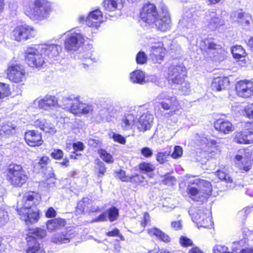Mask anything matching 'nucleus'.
<instances>
[{"label":"nucleus","instance_id":"1","mask_svg":"<svg viewBox=\"0 0 253 253\" xmlns=\"http://www.w3.org/2000/svg\"><path fill=\"white\" fill-rule=\"evenodd\" d=\"M139 18L149 26L162 32L171 28V20L168 7L162 2L159 6V11L153 3L147 2L144 4L140 11Z\"/></svg>","mask_w":253,"mask_h":253},{"label":"nucleus","instance_id":"61","mask_svg":"<svg viewBox=\"0 0 253 253\" xmlns=\"http://www.w3.org/2000/svg\"><path fill=\"white\" fill-rule=\"evenodd\" d=\"M47 122V121L45 119H39L34 122V125L36 127H39L42 130Z\"/></svg>","mask_w":253,"mask_h":253},{"label":"nucleus","instance_id":"9","mask_svg":"<svg viewBox=\"0 0 253 253\" xmlns=\"http://www.w3.org/2000/svg\"><path fill=\"white\" fill-rule=\"evenodd\" d=\"M35 34L34 27L24 24L16 26L12 30L11 35L14 41L21 42L34 38Z\"/></svg>","mask_w":253,"mask_h":253},{"label":"nucleus","instance_id":"35","mask_svg":"<svg viewBox=\"0 0 253 253\" xmlns=\"http://www.w3.org/2000/svg\"><path fill=\"white\" fill-rule=\"evenodd\" d=\"M201 42L208 50L218 51L222 49L221 45L215 43L213 38H206L202 40Z\"/></svg>","mask_w":253,"mask_h":253},{"label":"nucleus","instance_id":"62","mask_svg":"<svg viewBox=\"0 0 253 253\" xmlns=\"http://www.w3.org/2000/svg\"><path fill=\"white\" fill-rule=\"evenodd\" d=\"M72 146L74 150V151L73 152V153H75L77 151H82L84 149V143L81 141L73 143Z\"/></svg>","mask_w":253,"mask_h":253},{"label":"nucleus","instance_id":"16","mask_svg":"<svg viewBox=\"0 0 253 253\" xmlns=\"http://www.w3.org/2000/svg\"><path fill=\"white\" fill-rule=\"evenodd\" d=\"M214 128L219 133L228 134L235 129L232 123L225 117L216 119L213 123Z\"/></svg>","mask_w":253,"mask_h":253},{"label":"nucleus","instance_id":"50","mask_svg":"<svg viewBox=\"0 0 253 253\" xmlns=\"http://www.w3.org/2000/svg\"><path fill=\"white\" fill-rule=\"evenodd\" d=\"M147 56L144 51H140L136 54V62L137 64L142 65L147 63Z\"/></svg>","mask_w":253,"mask_h":253},{"label":"nucleus","instance_id":"58","mask_svg":"<svg viewBox=\"0 0 253 253\" xmlns=\"http://www.w3.org/2000/svg\"><path fill=\"white\" fill-rule=\"evenodd\" d=\"M112 138L115 142L124 145L126 143V139L120 134L113 133Z\"/></svg>","mask_w":253,"mask_h":253},{"label":"nucleus","instance_id":"22","mask_svg":"<svg viewBox=\"0 0 253 253\" xmlns=\"http://www.w3.org/2000/svg\"><path fill=\"white\" fill-rule=\"evenodd\" d=\"M92 200L88 197H84L78 203L76 208V212L79 214H83L84 212L88 213L95 212L98 209L91 208Z\"/></svg>","mask_w":253,"mask_h":253},{"label":"nucleus","instance_id":"42","mask_svg":"<svg viewBox=\"0 0 253 253\" xmlns=\"http://www.w3.org/2000/svg\"><path fill=\"white\" fill-rule=\"evenodd\" d=\"M121 1V0H104L103 6L108 11H114L118 9V5Z\"/></svg>","mask_w":253,"mask_h":253},{"label":"nucleus","instance_id":"10","mask_svg":"<svg viewBox=\"0 0 253 253\" xmlns=\"http://www.w3.org/2000/svg\"><path fill=\"white\" fill-rule=\"evenodd\" d=\"M159 99V103L164 110H170L167 113L169 117L177 114L179 111L182 109L179 100L175 96L160 97Z\"/></svg>","mask_w":253,"mask_h":253},{"label":"nucleus","instance_id":"38","mask_svg":"<svg viewBox=\"0 0 253 253\" xmlns=\"http://www.w3.org/2000/svg\"><path fill=\"white\" fill-rule=\"evenodd\" d=\"M94 167V173L97 177H102L105 175L107 169L104 163L99 159L95 161Z\"/></svg>","mask_w":253,"mask_h":253},{"label":"nucleus","instance_id":"40","mask_svg":"<svg viewBox=\"0 0 253 253\" xmlns=\"http://www.w3.org/2000/svg\"><path fill=\"white\" fill-rule=\"evenodd\" d=\"M238 22L243 27L248 26L252 22L251 16L245 12H240L238 14Z\"/></svg>","mask_w":253,"mask_h":253},{"label":"nucleus","instance_id":"27","mask_svg":"<svg viewBox=\"0 0 253 253\" xmlns=\"http://www.w3.org/2000/svg\"><path fill=\"white\" fill-rule=\"evenodd\" d=\"M39 194L35 191H29L25 193L21 200V206H36L35 201H37Z\"/></svg>","mask_w":253,"mask_h":253},{"label":"nucleus","instance_id":"23","mask_svg":"<svg viewBox=\"0 0 253 253\" xmlns=\"http://www.w3.org/2000/svg\"><path fill=\"white\" fill-rule=\"evenodd\" d=\"M230 82L227 77H217L213 78L211 84L212 91H220L226 89L230 85Z\"/></svg>","mask_w":253,"mask_h":253},{"label":"nucleus","instance_id":"37","mask_svg":"<svg viewBox=\"0 0 253 253\" xmlns=\"http://www.w3.org/2000/svg\"><path fill=\"white\" fill-rule=\"evenodd\" d=\"M231 53L233 58L237 60L245 58L247 55L245 49L241 45H234L232 47Z\"/></svg>","mask_w":253,"mask_h":253},{"label":"nucleus","instance_id":"12","mask_svg":"<svg viewBox=\"0 0 253 253\" xmlns=\"http://www.w3.org/2000/svg\"><path fill=\"white\" fill-rule=\"evenodd\" d=\"M233 141L240 145L253 144V130L246 124L244 128L234 132L233 136Z\"/></svg>","mask_w":253,"mask_h":253},{"label":"nucleus","instance_id":"36","mask_svg":"<svg viewBox=\"0 0 253 253\" xmlns=\"http://www.w3.org/2000/svg\"><path fill=\"white\" fill-rule=\"evenodd\" d=\"M244 116L248 119L253 120V103H249L244 107L242 111ZM246 124L253 130V120L248 121Z\"/></svg>","mask_w":253,"mask_h":253},{"label":"nucleus","instance_id":"19","mask_svg":"<svg viewBox=\"0 0 253 253\" xmlns=\"http://www.w3.org/2000/svg\"><path fill=\"white\" fill-rule=\"evenodd\" d=\"M39 48L42 55L48 59L57 57L61 51V46L55 44L42 43L39 45Z\"/></svg>","mask_w":253,"mask_h":253},{"label":"nucleus","instance_id":"3","mask_svg":"<svg viewBox=\"0 0 253 253\" xmlns=\"http://www.w3.org/2000/svg\"><path fill=\"white\" fill-rule=\"evenodd\" d=\"M4 175L8 183L15 188H21L28 179V175L21 164L11 163L6 167Z\"/></svg>","mask_w":253,"mask_h":253},{"label":"nucleus","instance_id":"63","mask_svg":"<svg viewBox=\"0 0 253 253\" xmlns=\"http://www.w3.org/2000/svg\"><path fill=\"white\" fill-rule=\"evenodd\" d=\"M140 152L142 155H143L145 158H150L153 155V152L152 150L148 147H145L142 148L140 150Z\"/></svg>","mask_w":253,"mask_h":253},{"label":"nucleus","instance_id":"18","mask_svg":"<svg viewBox=\"0 0 253 253\" xmlns=\"http://www.w3.org/2000/svg\"><path fill=\"white\" fill-rule=\"evenodd\" d=\"M190 185H197L202 195L204 202H207L212 193V187L211 183L204 179H197L190 181Z\"/></svg>","mask_w":253,"mask_h":253},{"label":"nucleus","instance_id":"59","mask_svg":"<svg viewBox=\"0 0 253 253\" xmlns=\"http://www.w3.org/2000/svg\"><path fill=\"white\" fill-rule=\"evenodd\" d=\"M176 181V179L174 176L166 175L164 176L162 180V183L165 185H173Z\"/></svg>","mask_w":253,"mask_h":253},{"label":"nucleus","instance_id":"8","mask_svg":"<svg viewBox=\"0 0 253 253\" xmlns=\"http://www.w3.org/2000/svg\"><path fill=\"white\" fill-rule=\"evenodd\" d=\"M16 211L20 219L27 225L37 223L40 218V211L33 210L31 206H17Z\"/></svg>","mask_w":253,"mask_h":253},{"label":"nucleus","instance_id":"32","mask_svg":"<svg viewBox=\"0 0 253 253\" xmlns=\"http://www.w3.org/2000/svg\"><path fill=\"white\" fill-rule=\"evenodd\" d=\"M196 218L197 223L201 227L211 228L213 226V222L210 215L200 212L199 217Z\"/></svg>","mask_w":253,"mask_h":253},{"label":"nucleus","instance_id":"30","mask_svg":"<svg viewBox=\"0 0 253 253\" xmlns=\"http://www.w3.org/2000/svg\"><path fill=\"white\" fill-rule=\"evenodd\" d=\"M66 224L67 222L65 219L54 218L46 221V227L49 231L52 232L64 227Z\"/></svg>","mask_w":253,"mask_h":253},{"label":"nucleus","instance_id":"43","mask_svg":"<svg viewBox=\"0 0 253 253\" xmlns=\"http://www.w3.org/2000/svg\"><path fill=\"white\" fill-rule=\"evenodd\" d=\"M11 95V91L9 85L0 82V99L7 98Z\"/></svg>","mask_w":253,"mask_h":253},{"label":"nucleus","instance_id":"45","mask_svg":"<svg viewBox=\"0 0 253 253\" xmlns=\"http://www.w3.org/2000/svg\"><path fill=\"white\" fill-rule=\"evenodd\" d=\"M15 130V128L9 126H3L0 128V141L3 139L12 135Z\"/></svg>","mask_w":253,"mask_h":253},{"label":"nucleus","instance_id":"56","mask_svg":"<svg viewBox=\"0 0 253 253\" xmlns=\"http://www.w3.org/2000/svg\"><path fill=\"white\" fill-rule=\"evenodd\" d=\"M115 174L117 177L122 182H128V175H126V172L125 170L120 169L118 170L115 171Z\"/></svg>","mask_w":253,"mask_h":253},{"label":"nucleus","instance_id":"20","mask_svg":"<svg viewBox=\"0 0 253 253\" xmlns=\"http://www.w3.org/2000/svg\"><path fill=\"white\" fill-rule=\"evenodd\" d=\"M103 21V14L99 8L90 11L88 14L85 22L89 27H97Z\"/></svg>","mask_w":253,"mask_h":253},{"label":"nucleus","instance_id":"46","mask_svg":"<svg viewBox=\"0 0 253 253\" xmlns=\"http://www.w3.org/2000/svg\"><path fill=\"white\" fill-rule=\"evenodd\" d=\"M179 244L184 248L193 247L194 245L193 240L187 236L182 235L179 238Z\"/></svg>","mask_w":253,"mask_h":253},{"label":"nucleus","instance_id":"4","mask_svg":"<svg viewBox=\"0 0 253 253\" xmlns=\"http://www.w3.org/2000/svg\"><path fill=\"white\" fill-rule=\"evenodd\" d=\"M52 11V7L47 0H35L33 4L24 6V13L32 20L46 19Z\"/></svg>","mask_w":253,"mask_h":253},{"label":"nucleus","instance_id":"26","mask_svg":"<svg viewBox=\"0 0 253 253\" xmlns=\"http://www.w3.org/2000/svg\"><path fill=\"white\" fill-rule=\"evenodd\" d=\"M83 39L78 33H74L69 35L64 42L65 48L67 50H76L78 48V42Z\"/></svg>","mask_w":253,"mask_h":253},{"label":"nucleus","instance_id":"6","mask_svg":"<svg viewBox=\"0 0 253 253\" xmlns=\"http://www.w3.org/2000/svg\"><path fill=\"white\" fill-rule=\"evenodd\" d=\"M241 150L244 157L241 155H236L234 158L235 166L240 172H247L253 166V155L247 147H244Z\"/></svg>","mask_w":253,"mask_h":253},{"label":"nucleus","instance_id":"41","mask_svg":"<svg viewBox=\"0 0 253 253\" xmlns=\"http://www.w3.org/2000/svg\"><path fill=\"white\" fill-rule=\"evenodd\" d=\"M130 79L133 83L141 84L145 81V75L140 70H135L130 74Z\"/></svg>","mask_w":253,"mask_h":253},{"label":"nucleus","instance_id":"60","mask_svg":"<svg viewBox=\"0 0 253 253\" xmlns=\"http://www.w3.org/2000/svg\"><path fill=\"white\" fill-rule=\"evenodd\" d=\"M182 149L181 146H175L171 156L173 159H177L182 156Z\"/></svg>","mask_w":253,"mask_h":253},{"label":"nucleus","instance_id":"51","mask_svg":"<svg viewBox=\"0 0 253 253\" xmlns=\"http://www.w3.org/2000/svg\"><path fill=\"white\" fill-rule=\"evenodd\" d=\"M169 154L167 152H158L156 155V160L160 164H163L167 161Z\"/></svg>","mask_w":253,"mask_h":253},{"label":"nucleus","instance_id":"13","mask_svg":"<svg viewBox=\"0 0 253 253\" xmlns=\"http://www.w3.org/2000/svg\"><path fill=\"white\" fill-rule=\"evenodd\" d=\"M25 53V61L27 65L33 69H40L45 63V60L41 52H37V49L31 48Z\"/></svg>","mask_w":253,"mask_h":253},{"label":"nucleus","instance_id":"55","mask_svg":"<svg viewBox=\"0 0 253 253\" xmlns=\"http://www.w3.org/2000/svg\"><path fill=\"white\" fill-rule=\"evenodd\" d=\"M106 235L108 237H118L121 241H125V239L124 236L120 234V230L115 228L112 231L107 232Z\"/></svg>","mask_w":253,"mask_h":253},{"label":"nucleus","instance_id":"24","mask_svg":"<svg viewBox=\"0 0 253 253\" xmlns=\"http://www.w3.org/2000/svg\"><path fill=\"white\" fill-rule=\"evenodd\" d=\"M119 215V210L115 206H112L107 211V213L103 212L100 214L95 221H105L107 220V217L110 221L113 222L117 220Z\"/></svg>","mask_w":253,"mask_h":253},{"label":"nucleus","instance_id":"54","mask_svg":"<svg viewBox=\"0 0 253 253\" xmlns=\"http://www.w3.org/2000/svg\"><path fill=\"white\" fill-rule=\"evenodd\" d=\"M50 156L56 160H60L63 159L64 156L63 151L60 149H55L50 153Z\"/></svg>","mask_w":253,"mask_h":253},{"label":"nucleus","instance_id":"47","mask_svg":"<svg viewBox=\"0 0 253 253\" xmlns=\"http://www.w3.org/2000/svg\"><path fill=\"white\" fill-rule=\"evenodd\" d=\"M138 169L140 171L149 173L155 170V167L150 163L141 162L138 165Z\"/></svg>","mask_w":253,"mask_h":253},{"label":"nucleus","instance_id":"21","mask_svg":"<svg viewBox=\"0 0 253 253\" xmlns=\"http://www.w3.org/2000/svg\"><path fill=\"white\" fill-rule=\"evenodd\" d=\"M153 121V116L149 114H143L137 120L135 125L139 131L145 132L149 130L152 126Z\"/></svg>","mask_w":253,"mask_h":253},{"label":"nucleus","instance_id":"52","mask_svg":"<svg viewBox=\"0 0 253 253\" xmlns=\"http://www.w3.org/2000/svg\"><path fill=\"white\" fill-rule=\"evenodd\" d=\"M93 111V107L91 105L88 104H84L81 107L80 111V116L84 114L87 115L92 114Z\"/></svg>","mask_w":253,"mask_h":253},{"label":"nucleus","instance_id":"57","mask_svg":"<svg viewBox=\"0 0 253 253\" xmlns=\"http://www.w3.org/2000/svg\"><path fill=\"white\" fill-rule=\"evenodd\" d=\"M42 131L46 133L54 134L56 133V129L53 125L47 122L43 129H42Z\"/></svg>","mask_w":253,"mask_h":253},{"label":"nucleus","instance_id":"39","mask_svg":"<svg viewBox=\"0 0 253 253\" xmlns=\"http://www.w3.org/2000/svg\"><path fill=\"white\" fill-rule=\"evenodd\" d=\"M97 154L99 157L106 164H113L114 159L113 155L104 149L100 148L97 150Z\"/></svg>","mask_w":253,"mask_h":253},{"label":"nucleus","instance_id":"15","mask_svg":"<svg viewBox=\"0 0 253 253\" xmlns=\"http://www.w3.org/2000/svg\"><path fill=\"white\" fill-rule=\"evenodd\" d=\"M237 95L243 98H248L253 95V83L243 80L237 82L235 86Z\"/></svg>","mask_w":253,"mask_h":253},{"label":"nucleus","instance_id":"49","mask_svg":"<svg viewBox=\"0 0 253 253\" xmlns=\"http://www.w3.org/2000/svg\"><path fill=\"white\" fill-rule=\"evenodd\" d=\"M50 162L49 157L46 155L42 156L39 159L38 162V165L40 166L41 169H46L47 165Z\"/></svg>","mask_w":253,"mask_h":253},{"label":"nucleus","instance_id":"25","mask_svg":"<svg viewBox=\"0 0 253 253\" xmlns=\"http://www.w3.org/2000/svg\"><path fill=\"white\" fill-rule=\"evenodd\" d=\"M75 237V233L72 229H66L55 235L53 240L55 243L62 244L69 243Z\"/></svg>","mask_w":253,"mask_h":253},{"label":"nucleus","instance_id":"48","mask_svg":"<svg viewBox=\"0 0 253 253\" xmlns=\"http://www.w3.org/2000/svg\"><path fill=\"white\" fill-rule=\"evenodd\" d=\"M144 177L139 174L134 173L128 176V182L138 185L143 181Z\"/></svg>","mask_w":253,"mask_h":253},{"label":"nucleus","instance_id":"14","mask_svg":"<svg viewBox=\"0 0 253 253\" xmlns=\"http://www.w3.org/2000/svg\"><path fill=\"white\" fill-rule=\"evenodd\" d=\"M83 105L79 96H71L63 100L62 107L65 111L76 116H80V109Z\"/></svg>","mask_w":253,"mask_h":253},{"label":"nucleus","instance_id":"2","mask_svg":"<svg viewBox=\"0 0 253 253\" xmlns=\"http://www.w3.org/2000/svg\"><path fill=\"white\" fill-rule=\"evenodd\" d=\"M25 238L26 247L24 253H46L38 239H42L47 236L45 229L40 227H29L26 229Z\"/></svg>","mask_w":253,"mask_h":253},{"label":"nucleus","instance_id":"7","mask_svg":"<svg viewBox=\"0 0 253 253\" xmlns=\"http://www.w3.org/2000/svg\"><path fill=\"white\" fill-rule=\"evenodd\" d=\"M7 78L12 83L23 85L26 80V72L20 64H11L6 70Z\"/></svg>","mask_w":253,"mask_h":253},{"label":"nucleus","instance_id":"28","mask_svg":"<svg viewBox=\"0 0 253 253\" xmlns=\"http://www.w3.org/2000/svg\"><path fill=\"white\" fill-rule=\"evenodd\" d=\"M58 104V99L54 95H46L40 99L38 102L40 108L48 110L51 107H55Z\"/></svg>","mask_w":253,"mask_h":253},{"label":"nucleus","instance_id":"53","mask_svg":"<svg viewBox=\"0 0 253 253\" xmlns=\"http://www.w3.org/2000/svg\"><path fill=\"white\" fill-rule=\"evenodd\" d=\"M212 251L213 253H234L229 251L227 247L221 245H215L213 247Z\"/></svg>","mask_w":253,"mask_h":253},{"label":"nucleus","instance_id":"64","mask_svg":"<svg viewBox=\"0 0 253 253\" xmlns=\"http://www.w3.org/2000/svg\"><path fill=\"white\" fill-rule=\"evenodd\" d=\"M56 211L52 207H49L48 208L45 213V216L47 218H54L56 215Z\"/></svg>","mask_w":253,"mask_h":253},{"label":"nucleus","instance_id":"29","mask_svg":"<svg viewBox=\"0 0 253 253\" xmlns=\"http://www.w3.org/2000/svg\"><path fill=\"white\" fill-rule=\"evenodd\" d=\"M147 233L150 236L155 237L160 241L165 243H169L171 242V239L168 234L156 227L148 229Z\"/></svg>","mask_w":253,"mask_h":253},{"label":"nucleus","instance_id":"5","mask_svg":"<svg viewBox=\"0 0 253 253\" xmlns=\"http://www.w3.org/2000/svg\"><path fill=\"white\" fill-rule=\"evenodd\" d=\"M187 76V71L182 65L172 64L168 68V80L173 84L179 85L180 89L189 88L190 83L185 80Z\"/></svg>","mask_w":253,"mask_h":253},{"label":"nucleus","instance_id":"44","mask_svg":"<svg viewBox=\"0 0 253 253\" xmlns=\"http://www.w3.org/2000/svg\"><path fill=\"white\" fill-rule=\"evenodd\" d=\"M215 174L219 179L226 183H231L233 182L232 178L230 176L224 169L217 170Z\"/></svg>","mask_w":253,"mask_h":253},{"label":"nucleus","instance_id":"33","mask_svg":"<svg viewBox=\"0 0 253 253\" xmlns=\"http://www.w3.org/2000/svg\"><path fill=\"white\" fill-rule=\"evenodd\" d=\"M186 192L190 198L196 202H204L200 190L196 187H192L190 185L187 186Z\"/></svg>","mask_w":253,"mask_h":253},{"label":"nucleus","instance_id":"31","mask_svg":"<svg viewBox=\"0 0 253 253\" xmlns=\"http://www.w3.org/2000/svg\"><path fill=\"white\" fill-rule=\"evenodd\" d=\"M136 117L132 114H125L121 119V127L124 130L131 129L136 123Z\"/></svg>","mask_w":253,"mask_h":253},{"label":"nucleus","instance_id":"17","mask_svg":"<svg viewBox=\"0 0 253 253\" xmlns=\"http://www.w3.org/2000/svg\"><path fill=\"white\" fill-rule=\"evenodd\" d=\"M24 139L27 145L32 147H39L43 143L42 133L36 130H26Z\"/></svg>","mask_w":253,"mask_h":253},{"label":"nucleus","instance_id":"11","mask_svg":"<svg viewBox=\"0 0 253 253\" xmlns=\"http://www.w3.org/2000/svg\"><path fill=\"white\" fill-rule=\"evenodd\" d=\"M168 52L162 42H155L150 48L149 58L154 64H161L167 56Z\"/></svg>","mask_w":253,"mask_h":253},{"label":"nucleus","instance_id":"34","mask_svg":"<svg viewBox=\"0 0 253 253\" xmlns=\"http://www.w3.org/2000/svg\"><path fill=\"white\" fill-rule=\"evenodd\" d=\"M224 25V21L219 16H213L209 21L207 27L211 31H214Z\"/></svg>","mask_w":253,"mask_h":253}]
</instances>
